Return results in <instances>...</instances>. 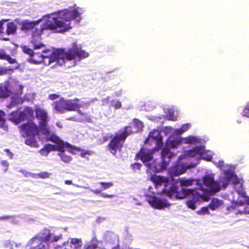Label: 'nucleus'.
Returning <instances> with one entry per match:
<instances>
[{"instance_id":"473e14b6","label":"nucleus","mask_w":249,"mask_h":249,"mask_svg":"<svg viewBox=\"0 0 249 249\" xmlns=\"http://www.w3.org/2000/svg\"><path fill=\"white\" fill-rule=\"evenodd\" d=\"M110 97L109 96H107L102 99V103L103 105H106L109 102Z\"/></svg>"},{"instance_id":"37998d69","label":"nucleus","mask_w":249,"mask_h":249,"mask_svg":"<svg viewBox=\"0 0 249 249\" xmlns=\"http://www.w3.org/2000/svg\"><path fill=\"white\" fill-rule=\"evenodd\" d=\"M19 88H20V90L22 89V87L21 86H18Z\"/></svg>"},{"instance_id":"4c0bfd02","label":"nucleus","mask_w":249,"mask_h":249,"mask_svg":"<svg viewBox=\"0 0 249 249\" xmlns=\"http://www.w3.org/2000/svg\"><path fill=\"white\" fill-rule=\"evenodd\" d=\"M4 151L8 153V156L10 159H12L13 158V154L11 152H9V150L8 149H5Z\"/></svg>"},{"instance_id":"dca6fc26","label":"nucleus","mask_w":249,"mask_h":249,"mask_svg":"<svg viewBox=\"0 0 249 249\" xmlns=\"http://www.w3.org/2000/svg\"><path fill=\"white\" fill-rule=\"evenodd\" d=\"M56 147L57 145L47 144L44 148H42L40 150L39 152L41 155L47 156L50 151L56 150Z\"/></svg>"},{"instance_id":"412c9836","label":"nucleus","mask_w":249,"mask_h":249,"mask_svg":"<svg viewBox=\"0 0 249 249\" xmlns=\"http://www.w3.org/2000/svg\"><path fill=\"white\" fill-rule=\"evenodd\" d=\"M31 176L35 178H41L43 179L49 178L51 175V173L47 172H42L37 174H35L33 173H30Z\"/></svg>"},{"instance_id":"5701e85b","label":"nucleus","mask_w":249,"mask_h":249,"mask_svg":"<svg viewBox=\"0 0 249 249\" xmlns=\"http://www.w3.org/2000/svg\"><path fill=\"white\" fill-rule=\"evenodd\" d=\"M22 102L21 99L18 96H16L15 97L12 98V101L9 104L8 107H13L16 106L17 104H20Z\"/></svg>"},{"instance_id":"2eb2a0df","label":"nucleus","mask_w":249,"mask_h":249,"mask_svg":"<svg viewBox=\"0 0 249 249\" xmlns=\"http://www.w3.org/2000/svg\"><path fill=\"white\" fill-rule=\"evenodd\" d=\"M51 14H52L44 16H43L42 19H40L36 21H24L22 24V29L23 30H31L33 28H34L36 25L38 24L42 20H45V23H44L42 26H43L44 25L46 24V22L49 19L48 16L50 15H51ZM42 27H41V28L39 30H40Z\"/></svg>"},{"instance_id":"20e7f679","label":"nucleus","mask_w":249,"mask_h":249,"mask_svg":"<svg viewBox=\"0 0 249 249\" xmlns=\"http://www.w3.org/2000/svg\"><path fill=\"white\" fill-rule=\"evenodd\" d=\"M212 155V151H205L204 146H196L193 149L185 151L179 157L177 163L169 169V173L171 176H178L187 169L196 166L200 159L211 160Z\"/></svg>"},{"instance_id":"423d86ee","label":"nucleus","mask_w":249,"mask_h":249,"mask_svg":"<svg viewBox=\"0 0 249 249\" xmlns=\"http://www.w3.org/2000/svg\"><path fill=\"white\" fill-rule=\"evenodd\" d=\"M62 237L58 230H45L30 239L26 245L29 249H49L50 244L56 242Z\"/></svg>"},{"instance_id":"58836bf2","label":"nucleus","mask_w":249,"mask_h":249,"mask_svg":"<svg viewBox=\"0 0 249 249\" xmlns=\"http://www.w3.org/2000/svg\"><path fill=\"white\" fill-rule=\"evenodd\" d=\"M121 93H122L121 91H119V92H118V93H117V92H116V96H120V95H121Z\"/></svg>"},{"instance_id":"9d476101","label":"nucleus","mask_w":249,"mask_h":249,"mask_svg":"<svg viewBox=\"0 0 249 249\" xmlns=\"http://www.w3.org/2000/svg\"><path fill=\"white\" fill-rule=\"evenodd\" d=\"M202 140L197 136L190 135L186 137L169 136L167 141V145H170L171 147L176 148L182 144H189L191 145L201 144Z\"/></svg>"},{"instance_id":"f03ea898","label":"nucleus","mask_w":249,"mask_h":249,"mask_svg":"<svg viewBox=\"0 0 249 249\" xmlns=\"http://www.w3.org/2000/svg\"><path fill=\"white\" fill-rule=\"evenodd\" d=\"M84 8L76 5L68 9L59 11L48 16L49 19L40 30L36 29L33 33L32 43L34 49L41 50V52L34 53L27 46L22 47L23 51L31 57L29 61L34 64L43 63L45 65H54L64 66L70 68L77 65L81 60L89 56V53L83 50L81 46L76 42L73 43L68 49L54 51L53 49H46L39 41L43 30L50 29L55 32L62 33L71 28V22L75 19L79 23L81 21V16L84 13Z\"/></svg>"},{"instance_id":"1a4fd4ad","label":"nucleus","mask_w":249,"mask_h":249,"mask_svg":"<svg viewBox=\"0 0 249 249\" xmlns=\"http://www.w3.org/2000/svg\"><path fill=\"white\" fill-rule=\"evenodd\" d=\"M20 129L22 136L27 137L25 143L32 147H37L36 138L39 130L36 125L34 122L29 121L27 123L22 124Z\"/></svg>"},{"instance_id":"72a5a7b5","label":"nucleus","mask_w":249,"mask_h":249,"mask_svg":"<svg viewBox=\"0 0 249 249\" xmlns=\"http://www.w3.org/2000/svg\"><path fill=\"white\" fill-rule=\"evenodd\" d=\"M142 165L139 163H135L134 164L132 165L133 169H140Z\"/></svg>"},{"instance_id":"393cba45","label":"nucleus","mask_w":249,"mask_h":249,"mask_svg":"<svg viewBox=\"0 0 249 249\" xmlns=\"http://www.w3.org/2000/svg\"><path fill=\"white\" fill-rule=\"evenodd\" d=\"M4 116V112L0 110V127L5 129L6 128V126L5 125V120L3 119Z\"/></svg>"},{"instance_id":"6e6552de","label":"nucleus","mask_w":249,"mask_h":249,"mask_svg":"<svg viewBox=\"0 0 249 249\" xmlns=\"http://www.w3.org/2000/svg\"><path fill=\"white\" fill-rule=\"evenodd\" d=\"M51 141L57 144L56 150L59 152L57 155L60 157L62 161L66 163H69L71 161L72 157L68 155L65 151L66 148H68V151L72 154H75V150H79V148L73 146L68 142H64L56 135H51Z\"/></svg>"},{"instance_id":"9b49d317","label":"nucleus","mask_w":249,"mask_h":249,"mask_svg":"<svg viewBox=\"0 0 249 249\" xmlns=\"http://www.w3.org/2000/svg\"><path fill=\"white\" fill-rule=\"evenodd\" d=\"M36 118L39 121L40 131L46 138L49 140L51 135H55L47 125L48 121L47 111L42 108L37 107L36 109Z\"/></svg>"},{"instance_id":"e433bc0d","label":"nucleus","mask_w":249,"mask_h":249,"mask_svg":"<svg viewBox=\"0 0 249 249\" xmlns=\"http://www.w3.org/2000/svg\"><path fill=\"white\" fill-rule=\"evenodd\" d=\"M101 196L105 198H111L113 196V195H108L106 193H102L101 194Z\"/></svg>"},{"instance_id":"aec40b11","label":"nucleus","mask_w":249,"mask_h":249,"mask_svg":"<svg viewBox=\"0 0 249 249\" xmlns=\"http://www.w3.org/2000/svg\"><path fill=\"white\" fill-rule=\"evenodd\" d=\"M222 201L217 198H213L209 204V207L212 210H215L222 205Z\"/></svg>"},{"instance_id":"a878e982","label":"nucleus","mask_w":249,"mask_h":249,"mask_svg":"<svg viewBox=\"0 0 249 249\" xmlns=\"http://www.w3.org/2000/svg\"><path fill=\"white\" fill-rule=\"evenodd\" d=\"M97 242L95 240H93L89 244L86 245L84 249H95L97 248Z\"/></svg>"},{"instance_id":"4468645a","label":"nucleus","mask_w":249,"mask_h":249,"mask_svg":"<svg viewBox=\"0 0 249 249\" xmlns=\"http://www.w3.org/2000/svg\"><path fill=\"white\" fill-rule=\"evenodd\" d=\"M13 92L18 94H20V91H15L10 81H6L5 83L0 84V98H6L9 96Z\"/></svg>"},{"instance_id":"4be33fe9","label":"nucleus","mask_w":249,"mask_h":249,"mask_svg":"<svg viewBox=\"0 0 249 249\" xmlns=\"http://www.w3.org/2000/svg\"><path fill=\"white\" fill-rule=\"evenodd\" d=\"M16 30L17 27L15 23L11 22L7 24L6 32L8 35L14 34Z\"/></svg>"},{"instance_id":"f3484780","label":"nucleus","mask_w":249,"mask_h":249,"mask_svg":"<svg viewBox=\"0 0 249 249\" xmlns=\"http://www.w3.org/2000/svg\"><path fill=\"white\" fill-rule=\"evenodd\" d=\"M0 59L7 60L10 64H14L16 62L14 58H12L9 55L7 54L5 51L2 49H0Z\"/></svg>"},{"instance_id":"a19ab883","label":"nucleus","mask_w":249,"mask_h":249,"mask_svg":"<svg viewBox=\"0 0 249 249\" xmlns=\"http://www.w3.org/2000/svg\"><path fill=\"white\" fill-rule=\"evenodd\" d=\"M1 26H2L1 23V22H0V32H1Z\"/></svg>"},{"instance_id":"b1692460","label":"nucleus","mask_w":249,"mask_h":249,"mask_svg":"<svg viewBox=\"0 0 249 249\" xmlns=\"http://www.w3.org/2000/svg\"><path fill=\"white\" fill-rule=\"evenodd\" d=\"M98 185H102L103 186V189H104V190L107 189L113 186V183L112 182H99L95 184V186H97Z\"/></svg>"},{"instance_id":"ddd939ff","label":"nucleus","mask_w":249,"mask_h":249,"mask_svg":"<svg viewBox=\"0 0 249 249\" xmlns=\"http://www.w3.org/2000/svg\"><path fill=\"white\" fill-rule=\"evenodd\" d=\"M191 126V124H184L179 129H174L172 127L167 126L165 127L164 132L166 135H170V136L179 137V135L187 131L190 128Z\"/></svg>"},{"instance_id":"a211bd4d","label":"nucleus","mask_w":249,"mask_h":249,"mask_svg":"<svg viewBox=\"0 0 249 249\" xmlns=\"http://www.w3.org/2000/svg\"><path fill=\"white\" fill-rule=\"evenodd\" d=\"M21 243H17L10 241H6L3 244V247L5 249H14L16 248L17 249H19L21 247Z\"/></svg>"},{"instance_id":"c9c22d12","label":"nucleus","mask_w":249,"mask_h":249,"mask_svg":"<svg viewBox=\"0 0 249 249\" xmlns=\"http://www.w3.org/2000/svg\"><path fill=\"white\" fill-rule=\"evenodd\" d=\"M1 165L4 167H5L6 168L4 170V171H6L7 170V167L8 166V163L6 160H2L1 161Z\"/></svg>"},{"instance_id":"c03bdc74","label":"nucleus","mask_w":249,"mask_h":249,"mask_svg":"<svg viewBox=\"0 0 249 249\" xmlns=\"http://www.w3.org/2000/svg\"><path fill=\"white\" fill-rule=\"evenodd\" d=\"M71 120H74V119H73V118L72 119H71Z\"/></svg>"},{"instance_id":"7c9ffc66","label":"nucleus","mask_w":249,"mask_h":249,"mask_svg":"<svg viewBox=\"0 0 249 249\" xmlns=\"http://www.w3.org/2000/svg\"><path fill=\"white\" fill-rule=\"evenodd\" d=\"M65 183L66 184H67V185L72 184V185H75V186H76L77 187L83 188H84V189H89V187H88V186H80V185H79L73 184L72 182V181L71 180H65Z\"/></svg>"},{"instance_id":"2f4dec72","label":"nucleus","mask_w":249,"mask_h":249,"mask_svg":"<svg viewBox=\"0 0 249 249\" xmlns=\"http://www.w3.org/2000/svg\"><path fill=\"white\" fill-rule=\"evenodd\" d=\"M111 104L116 109L120 108L122 106L121 102L119 101H114L112 102Z\"/></svg>"},{"instance_id":"cd10ccee","label":"nucleus","mask_w":249,"mask_h":249,"mask_svg":"<svg viewBox=\"0 0 249 249\" xmlns=\"http://www.w3.org/2000/svg\"><path fill=\"white\" fill-rule=\"evenodd\" d=\"M241 114L242 116L249 118V103L244 107Z\"/></svg>"},{"instance_id":"bb28decb","label":"nucleus","mask_w":249,"mask_h":249,"mask_svg":"<svg viewBox=\"0 0 249 249\" xmlns=\"http://www.w3.org/2000/svg\"><path fill=\"white\" fill-rule=\"evenodd\" d=\"M236 213H239L241 214H249V207L248 206H245L244 208H240L239 209Z\"/></svg>"},{"instance_id":"f257e3e1","label":"nucleus","mask_w":249,"mask_h":249,"mask_svg":"<svg viewBox=\"0 0 249 249\" xmlns=\"http://www.w3.org/2000/svg\"><path fill=\"white\" fill-rule=\"evenodd\" d=\"M215 164L223 171L219 177V181H215L214 175H206L202 180L180 178L179 182L181 187L196 185L195 189L178 188L169 186V180L165 177L153 175L151 181L155 184L157 189L163 186L161 192H155L154 188L149 187L145 193V200L154 208L163 209L168 207L170 204L166 197L171 199H182L187 197L186 204L189 208L195 210L196 206L202 201L207 200L210 196L225 188L228 184L232 183L234 192L224 196V198L231 202L234 207H240L244 204L249 205V197L246 195L243 187V180L238 178L234 174L235 167L231 165H225L224 162L219 160Z\"/></svg>"},{"instance_id":"7ed1b4c3","label":"nucleus","mask_w":249,"mask_h":249,"mask_svg":"<svg viewBox=\"0 0 249 249\" xmlns=\"http://www.w3.org/2000/svg\"><path fill=\"white\" fill-rule=\"evenodd\" d=\"M154 142L155 147L152 149H147L143 147L139 153L136 155L138 159H140L150 170L154 173L159 172L164 170L168 166L171 159L175 155L170 151L169 147L166 143L165 146L161 152L160 158L153 159V154L158 149L162 147L163 145L162 137L160 132L158 130H153L146 139L145 143H148Z\"/></svg>"},{"instance_id":"39448f33","label":"nucleus","mask_w":249,"mask_h":249,"mask_svg":"<svg viewBox=\"0 0 249 249\" xmlns=\"http://www.w3.org/2000/svg\"><path fill=\"white\" fill-rule=\"evenodd\" d=\"M48 98L51 100H55L59 98L58 101H55L52 104L53 108L56 112L62 113L66 110L77 111L78 114L85 116V118L80 121H88L89 119L86 113H83L79 109L80 107H88L89 102L80 101L77 98L73 100H66L63 97L60 98V95L56 94H50Z\"/></svg>"},{"instance_id":"6ab92c4d","label":"nucleus","mask_w":249,"mask_h":249,"mask_svg":"<svg viewBox=\"0 0 249 249\" xmlns=\"http://www.w3.org/2000/svg\"><path fill=\"white\" fill-rule=\"evenodd\" d=\"M82 246V241L80 239L72 238L71 239L70 247L73 249H80Z\"/></svg>"},{"instance_id":"c85d7f7f","label":"nucleus","mask_w":249,"mask_h":249,"mask_svg":"<svg viewBox=\"0 0 249 249\" xmlns=\"http://www.w3.org/2000/svg\"><path fill=\"white\" fill-rule=\"evenodd\" d=\"M100 187L99 188L96 189H92L90 188H89L88 189H89L91 192L93 193L94 194L97 195L99 194H100L103 191L105 190L104 189H103V186L100 185Z\"/></svg>"},{"instance_id":"f704fd0d","label":"nucleus","mask_w":249,"mask_h":249,"mask_svg":"<svg viewBox=\"0 0 249 249\" xmlns=\"http://www.w3.org/2000/svg\"><path fill=\"white\" fill-rule=\"evenodd\" d=\"M208 207H203L201 209V213L202 214H206L208 213Z\"/></svg>"},{"instance_id":"ea45409f","label":"nucleus","mask_w":249,"mask_h":249,"mask_svg":"<svg viewBox=\"0 0 249 249\" xmlns=\"http://www.w3.org/2000/svg\"><path fill=\"white\" fill-rule=\"evenodd\" d=\"M4 73H5V71H2L1 70V71H0V74H3Z\"/></svg>"},{"instance_id":"0eeeda50","label":"nucleus","mask_w":249,"mask_h":249,"mask_svg":"<svg viewBox=\"0 0 249 249\" xmlns=\"http://www.w3.org/2000/svg\"><path fill=\"white\" fill-rule=\"evenodd\" d=\"M133 124L135 130H133L131 126H126L123 131H120L115 134L108 144L109 149L112 154L115 155L116 152L120 150L128 135L132 132L139 131L143 127L142 123L138 119H134Z\"/></svg>"},{"instance_id":"c756f323","label":"nucleus","mask_w":249,"mask_h":249,"mask_svg":"<svg viewBox=\"0 0 249 249\" xmlns=\"http://www.w3.org/2000/svg\"><path fill=\"white\" fill-rule=\"evenodd\" d=\"M167 118L168 119L172 121L177 120V117L174 115V113L172 110H170L168 113L167 114Z\"/></svg>"},{"instance_id":"79ce46f5","label":"nucleus","mask_w":249,"mask_h":249,"mask_svg":"<svg viewBox=\"0 0 249 249\" xmlns=\"http://www.w3.org/2000/svg\"><path fill=\"white\" fill-rule=\"evenodd\" d=\"M85 153H81V155L82 157H85Z\"/></svg>"},{"instance_id":"f8f14e48","label":"nucleus","mask_w":249,"mask_h":249,"mask_svg":"<svg viewBox=\"0 0 249 249\" xmlns=\"http://www.w3.org/2000/svg\"><path fill=\"white\" fill-rule=\"evenodd\" d=\"M34 116L33 109L31 107H25L23 111L17 110L11 113L8 117L9 121L15 124H18L22 121L30 120Z\"/></svg>"}]
</instances>
